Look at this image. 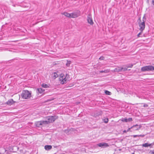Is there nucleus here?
I'll use <instances>...</instances> for the list:
<instances>
[{"instance_id": "nucleus-40", "label": "nucleus", "mask_w": 154, "mask_h": 154, "mask_svg": "<svg viewBox=\"0 0 154 154\" xmlns=\"http://www.w3.org/2000/svg\"><path fill=\"white\" fill-rule=\"evenodd\" d=\"M147 2L148 3H149V0H147Z\"/></svg>"}, {"instance_id": "nucleus-39", "label": "nucleus", "mask_w": 154, "mask_h": 154, "mask_svg": "<svg viewBox=\"0 0 154 154\" xmlns=\"http://www.w3.org/2000/svg\"><path fill=\"white\" fill-rule=\"evenodd\" d=\"M127 132V131H126V130H124V131H123V133H126Z\"/></svg>"}, {"instance_id": "nucleus-20", "label": "nucleus", "mask_w": 154, "mask_h": 154, "mask_svg": "<svg viewBox=\"0 0 154 154\" xmlns=\"http://www.w3.org/2000/svg\"><path fill=\"white\" fill-rule=\"evenodd\" d=\"M42 125L43 124H48L49 123L48 122V121L47 120L45 121H42Z\"/></svg>"}, {"instance_id": "nucleus-10", "label": "nucleus", "mask_w": 154, "mask_h": 154, "mask_svg": "<svg viewBox=\"0 0 154 154\" xmlns=\"http://www.w3.org/2000/svg\"><path fill=\"white\" fill-rule=\"evenodd\" d=\"M15 102H14L12 99L9 100L6 102V103L9 105H11L13 104Z\"/></svg>"}, {"instance_id": "nucleus-36", "label": "nucleus", "mask_w": 154, "mask_h": 154, "mask_svg": "<svg viewBox=\"0 0 154 154\" xmlns=\"http://www.w3.org/2000/svg\"><path fill=\"white\" fill-rule=\"evenodd\" d=\"M152 4L154 5V0H152Z\"/></svg>"}, {"instance_id": "nucleus-2", "label": "nucleus", "mask_w": 154, "mask_h": 154, "mask_svg": "<svg viewBox=\"0 0 154 154\" xmlns=\"http://www.w3.org/2000/svg\"><path fill=\"white\" fill-rule=\"evenodd\" d=\"M141 71L143 72L152 71L154 70V66H143L141 68Z\"/></svg>"}, {"instance_id": "nucleus-12", "label": "nucleus", "mask_w": 154, "mask_h": 154, "mask_svg": "<svg viewBox=\"0 0 154 154\" xmlns=\"http://www.w3.org/2000/svg\"><path fill=\"white\" fill-rule=\"evenodd\" d=\"M121 68L122 67H118L114 69V71L115 72H122V70Z\"/></svg>"}, {"instance_id": "nucleus-26", "label": "nucleus", "mask_w": 154, "mask_h": 154, "mask_svg": "<svg viewBox=\"0 0 154 154\" xmlns=\"http://www.w3.org/2000/svg\"><path fill=\"white\" fill-rule=\"evenodd\" d=\"M127 68H126V67H125V68L122 67L121 69H122V71H127Z\"/></svg>"}, {"instance_id": "nucleus-24", "label": "nucleus", "mask_w": 154, "mask_h": 154, "mask_svg": "<svg viewBox=\"0 0 154 154\" xmlns=\"http://www.w3.org/2000/svg\"><path fill=\"white\" fill-rule=\"evenodd\" d=\"M103 122H104L105 123H107L108 122L109 119L108 118H106L104 119L103 120Z\"/></svg>"}, {"instance_id": "nucleus-11", "label": "nucleus", "mask_w": 154, "mask_h": 154, "mask_svg": "<svg viewBox=\"0 0 154 154\" xmlns=\"http://www.w3.org/2000/svg\"><path fill=\"white\" fill-rule=\"evenodd\" d=\"M52 146L51 145H47L45 146V149L46 150H49L52 149Z\"/></svg>"}, {"instance_id": "nucleus-25", "label": "nucleus", "mask_w": 154, "mask_h": 154, "mask_svg": "<svg viewBox=\"0 0 154 154\" xmlns=\"http://www.w3.org/2000/svg\"><path fill=\"white\" fill-rule=\"evenodd\" d=\"M133 66V65L132 64H129V65H126V67L128 68H131Z\"/></svg>"}, {"instance_id": "nucleus-7", "label": "nucleus", "mask_w": 154, "mask_h": 154, "mask_svg": "<svg viewBox=\"0 0 154 154\" xmlns=\"http://www.w3.org/2000/svg\"><path fill=\"white\" fill-rule=\"evenodd\" d=\"M133 126H134V127L132 129H133V130L135 131L139 130L141 127V125H138L137 124L134 125Z\"/></svg>"}, {"instance_id": "nucleus-38", "label": "nucleus", "mask_w": 154, "mask_h": 154, "mask_svg": "<svg viewBox=\"0 0 154 154\" xmlns=\"http://www.w3.org/2000/svg\"><path fill=\"white\" fill-rule=\"evenodd\" d=\"M105 72V71H103V70H102V71H100V72L101 73H103V72Z\"/></svg>"}, {"instance_id": "nucleus-42", "label": "nucleus", "mask_w": 154, "mask_h": 154, "mask_svg": "<svg viewBox=\"0 0 154 154\" xmlns=\"http://www.w3.org/2000/svg\"><path fill=\"white\" fill-rule=\"evenodd\" d=\"M153 65H154V64H153Z\"/></svg>"}, {"instance_id": "nucleus-30", "label": "nucleus", "mask_w": 154, "mask_h": 154, "mask_svg": "<svg viewBox=\"0 0 154 154\" xmlns=\"http://www.w3.org/2000/svg\"><path fill=\"white\" fill-rule=\"evenodd\" d=\"M134 127V126H133L130 128H128V129L127 130V132L129 131H130L131 129H132L133 127Z\"/></svg>"}, {"instance_id": "nucleus-32", "label": "nucleus", "mask_w": 154, "mask_h": 154, "mask_svg": "<svg viewBox=\"0 0 154 154\" xmlns=\"http://www.w3.org/2000/svg\"><path fill=\"white\" fill-rule=\"evenodd\" d=\"M104 57L103 56H101L99 58V59L100 60H104Z\"/></svg>"}, {"instance_id": "nucleus-22", "label": "nucleus", "mask_w": 154, "mask_h": 154, "mask_svg": "<svg viewBox=\"0 0 154 154\" xmlns=\"http://www.w3.org/2000/svg\"><path fill=\"white\" fill-rule=\"evenodd\" d=\"M71 62L70 61L67 60V62L66 63V65L67 66H69L70 64H71Z\"/></svg>"}, {"instance_id": "nucleus-6", "label": "nucleus", "mask_w": 154, "mask_h": 154, "mask_svg": "<svg viewBox=\"0 0 154 154\" xmlns=\"http://www.w3.org/2000/svg\"><path fill=\"white\" fill-rule=\"evenodd\" d=\"M87 20L88 23L91 25H92L94 23L93 22L91 16L89 15L87 17Z\"/></svg>"}, {"instance_id": "nucleus-41", "label": "nucleus", "mask_w": 154, "mask_h": 154, "mask_svg": "<svg viewBox=\"0 0 154 154\" xmlns=\"http://www.w3.org/2000/svg\"><path fill=\"white\" fill-rule=\"evenodd\" d=\"M57 146H54V147H56Z\"/></svg>"}, {"instance_id": "nucleus-31", "label": "nucleus", "mask_w": 154, "mask_h": 154, "mask_svg": "<svg viewBox=\"0 0 154 154\" xmlns=\"http://www.w3.org/2000/svg\"><path fill=\"white\" fill-rule=\"evenodd\" d=\"M69 130V129L65 130H64V132L66 134H68Z\"/></svg>"}, {"instance_id": "nucleus-34", "label": "nucleus", "mask_w": 154, "mask_h": 154, "mask_svg": "<svg viewBox=\"0 0 154 154\" xmlns=\"http://www.w3.org/2000/svg\"><path fill=\"white\" fill-rule=\"evenodd\" d=\"M149 153H150L151 154H154V150H150L149 152Z\"/></svg>"}, {"instance_id": "nucleus-3", "label": "nucleus", "mask_w": 154, "mask_h": 154, "mask_svg": "<svg viewBox=\"0 0 154 154\" xmlns=\"http://www.w3.org/2000/svg\"><path fill=\"white\" fill-rule=\"evenodd\" d=\"M138 23L140 28L139 30L141 31H143L144 29L145 26V22H142L141 20L140 17H139L138 20Z\"/></svg>"}, {"instance_id": "nucleus-35", "label": "nucleus", "mask_w": 154, "mask_h": 154, "mask_svg": "<svg viewBox=\"0 0 154 154\" xmlns=\"http://www.w3.org/2000/svg\"><path fill=\"white\" fill-rule=\"evenodd\" d=\"M143 107H148V105L147 104H144L143 105Z\"/></svg>"}, {"instance_id": "nucleus-43", "label": "nucleus", "mask_w": 154, "mask_h": 154, "mask_svg": "<svg viewBox=\"0 0 154 154\" xmlns=\"http://www.w3.org/2000/svg\"><path fill=\"white\" fill-rule=\"evenodd\" d=\"M0 154H1L0 153Z\"/></svg>"}, {"instance_id": "nucleus-17", "label": "nucleus", "mask_w": 154, "mask_h": 154, "mask_svg": "<svg viewBox=\"0 0 154 154\" xmlns=\"http://www.w3.org/2000/svg\"><path fill=\"white\" fill-rule=\"evenodd\" d=\"M71 14V18H75L77 17L76 14L75 13L70 14Z\"/></svg>"}, {"instance_id": "nucleus-4", "label": "nucleus", "mask_w": 154, "mask_h": 154, "mask_svg": "<svg viewBox=\"0 0 154 154\" xmlns=\"http://www.w3.org/2000/svg\"><path fill=\"white\" fill-rule=\"evenodd\" d=\"M58 118V116H48L47 117L46 119L50 123L53 122Z\"/></svg>"}, {"instance_id": "nucleus-37", "label": "nucleus", "mask_w": 154, "mask_h": 154, "mask_svg": "<svg viewBox=\"0 0 154 154\" xmlns=\"http://www.w3.org/2000/svg\"><path fill=\"white\" fill-rule=\"evenodd\" d=\"M67 76H69V75L68 74H66V77L65 78L67 77Z\"/></svg>"}, {"instance_id": "nucleus-9", "label": "nucleus", "mask_w": 154, "mask_h": 154, "mask_svg": "<svg viewBox=\"0 0 154 154\" xmlns=\"http://www.w3.org/2000/svg\"><path fill=\"white\" fill-rule=\"evenodd\" d=\"M142 145L143 147H148L149 146L151 148L152 147V143L149 144L148 143L143 144Z\"/></svg>"}, {"instance_id": "nucleus-1", "label": "nucleus", "mask_w": 154, "mask_h": 154, "mask_svg": "<svg viewBox=\"0 0 154 154\" xmlns=\"http://www.w3.org/2000/svg\"><path fill=\"white\" fill-rule=\"evenodd\" d=\"M31 96V92L27 90H24L21 94L22 98L24 99H28Z\"/></svg>"}, {"instance_id": "nucleus-8", "label": "nucleus", "mask_w": 154, "mask_h": 154, "mask_svg": "<svg viewBox=\"0 0 154 154\" xmlns=\"http://www.w3.org/2000/svg\"><path fill=\"white\" fill-rule=\"evenodd\" d=\"M35 126L38 127H39L40 126L42 125V121L37 122L35 123Z\"/></svg>"}, {"instance_id": "nucleus-14", "label": "nucleus", "mask_w": 154, "mask_h": 154, "mask_svg": "<svg viewBox=\"0 0 154 154\" xmlns=\"http://www.w3.org/2000/svg\"><path fill=\"white\" fill-rule=\"evenodd\" d=\"M62 80V81L61 82V84H64L66 83L67 79L66 78H65L64 79L63 78V79Z\"/></svg>"}, {"instance_id": "nucleus-15", "label": "nucleus", "mask_w": 154, "mask_h": 154, "mask_svg": "<svg viewBox=\"0 0 154 154\" xmlns=\"http://www.w3.org/2000/svg\"><path fill=\"white\" fill-rule=\"evenodd\" d=\"M37 90L38 92L40 94L42 93V92H43L45 91V90L44 89H43L41 88H38L37 89Z\"/></svg>"}, {"instance_id": "nucleus-13", "label": "nucleus", "mask_w": 154, "mask_h": 154, "mask_svg": "<svg viewBox=\"0 0 154 154\" xmlns=\"http://www.w3.org/2000/svg\"><path fill=\"white\" fill-rule=\"evenodd\" d=\"M62 14L65 15V16H66V17H68L69 18H71V14H70L66 12H63V13H62Z\"/></svg>"}, {"instance_id": "nucleus-21", "label": "nucleus", "mask_w": 154, "mask_h": 154, "mask_svg": "<svg viewBox=\"0 0 154 154\" xmlns=\"http://www.w3.org/2000/svg\"><path fill=\"white\" fill-rule=\"evenodd\" d=\"M105 93L106 94L108 95H111V93L107 90H105Z\"/></svg>"}, {"instance_id": "nucleus-16", "label": "nucleus", "mask_w": 154, "mask_h": 154, "mask_svg": "<svg viewBox=\"0 0 154 154\" xmlns=\"http://www.w3.org/2000/svg\"><path fill=\"white\" fill-rule=\"evenodd\" d=\"M145 136V135L143 134V135H134L132 136H133L134 137H144Z\"/></svg>"}, {"instance_id": "nucleus-23", "label": "nucleus", "mask_w": 154, "mask_h": 154, "mask_svg": "<svg viewBox=\"0 0 154 154\" xmlns=\"http://www.w3.org/2000/svg\"><path fill=\"white\" fill-rule=\"evenodd\" d=\"M121 121L123 122H128L127 119L126 118H122Z\"/></svg>"}, {"instance_id": "nucleus-18", "label": "nucleus", "mask_w": 154, "mask_h": 154, "mask_svg": "<svg viewBox=\"0 0 154 154\" xmlns=\"http://www.w3.org/2000/svg\"><path fill=\"white\" fill-rule=\"evenodd\" d=\"M42 86L44 88H47L49 87V85L45 84H42Z\"/></svg>"}, {"instance_id": "nucleus-27", "label": "nucleus", "mask_w": 154, "mask_h": 154, "mask_svg": "<svg viewBox=\"0 0 154 154\" xmlns=\"http://www.w3.org/2000/svg\"><path fill=\"white\" fill-rule=\"evenodd\" d=\"M143 31H141L137 35V38L139 37H142L141 36H140V35H141L142 34Z\"/></svg>"}, {"instance_id": "nucleus-33", "label": "nucleus", "mask_w": 154, "mask_h": 154, "mask_svg": "<svg viewBox=\"0 0 154 154\" xmlns=\"http://www.w3.org/2000/svg\"><path fill=\"white\" fill-rule=\"evenodd\" d=\"M64 75V74H60V77H61V79H60V80H61V79H63V76Z\"/></svg>"}, {"instance_id": "nucleus-5", "label": "nucleus", "mask_w": 154, "mask_h": 154, "mask_svg": "<svg viewBox=\"0 0 154 154\" xmlns=\"http://www.w3.org/2000/svg\"><path fill=\"white\" fill-rule=\"evenodd\" d=\"M97 145L100 147L104 148L109 146V145L107 143L102 142L99 143L97 144Z\"/></svg>"}, {"instance_id": "nucleus-19", "label": "nucleus", "mask_w": 154, "mask_h": 154, "mask_svg": "<svg viewBox=\"0 0 154 154\" xmlns=\"http://www.w3.org/2000/svg\"><path fill=\"white\" fill-rule=\"evenodd\" d=\"M58 76V75L57 73L55 72L53 73V77L54 79H55Z\"/></svg>"}, {"instance_id": "nucleus-28", "label": "nucleus", "mask_w": 154, "mask_h": 154, "mask_svg": "<svg viewBox=\"0 0 154 154\" xmlns=\"http://www.w3.org/2000/svg\"><path fill=\"white\" fill-rule=\"evenodd\" d=\"M146 18L145 17V15H144L143 18V20L142 22H145L146 20Z\"/></svg>"}, {"instance_id": "nucleus-29", "label": "nucleus", "mask_w": 154, "mask_h": 154, "mask_svg": "<svg viewBox=\"0 0 154 154\" xmlns=\"http://www.w3.org/2000/svg\"><path fill=\"white\" fill-rule=\"evenodd\" d=\"M132 119L131 118H129L127 119L128 122H131L132 121Z\"/></svg>"}]
</instances>
